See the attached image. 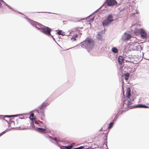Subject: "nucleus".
<instances>
[{"label": "nucleus", "instance_id": "obj_1", "mask_svg": "<svg viewBox=\"0 0 149 149\" xmlns=\"http://www.w3.org/2000/svg\"><path fill=\"white\" fill-rule=\"evenodd\" d=\"M39 27L36 26L35 27L38 30H39L40 31L45 34L48 36H49L51 35V29L50 28L48 27L44 26L41 25H40L38 26Z\"/></svg>", "mask_w": 149, "mask_h": 149}, {"label": "nucleus", "instance_id": "obj_2", "mask_svg": "<svg viewBox=\"0 0 149 149\" xmlns=\"http://www.w3.org/2000/svg\"><path fill=\"white\" fill-rule=\"evenodd\" d=\"M82 44L86 48H91L94 46V42L91 39L88 38L83 42Z\"/></svg>", "mask_w": 149, "mask_h": 149}, {"label": "nucleus", "instance_id": "obj_3", "mask_svg": "<svg viewBox=\"0 0 149 149\" xmlns=\"http://www.w3.org/2000/svg\"><path fill=\"white\" fill-rule=\"evenodd\" d=\"M139 32H140L141 36L143 38H147V33L144 30L140 29L135 30L134 32V33L135 34H139Z\"/></svg>", "mask_w": 149, "mask_h": 149}, {"label": "nucleus", "instance_id": "obj_4", "mask_svg": "<svg viewBox=\"0 0 149 149\" xmlns=\"http://www.w3.org/2000/svg\"><path fill=\"white\" fill-rule=\"evenodd\" d=\"M49 104L47 103L44 102L39 107V111L41 113H42L43 116H45L44 113V110L45 108Z\"/></svg>", "mask_w": 149, "mask_h": 149}, {"label": "nucleus", "instance_id": "obj_5", "mask_svg": "<svg viewBox=\"0 0 149 149\" xmlns=\"http://www.w3.org/2000/svg\"><path fill=\"white\" fill-rule=\"evenodd\" d=\"M106 3L108 6H113L117 4V3L116 0H107Z\"/></svg>", "mask_w": 149, "mask_h": 149}, {"label": "nucleus", "instance_id": "obj_6", "mask_svg": "<svg viewBox=\"0 0 149 149\" xmlns=\"http://www.w3.org/2000/svg\"><path fill=\"white\" fill-rule=\"evenodd\" d=\"M132 38V36L129 34L124 33V36L123 37V39L124 40H129Z\"/></svg>", "mask_w": 149, "mask_h": 149}, {"label": "nucleus", "instance_id": "obj_7", "mask_svg": "<svg viewBox=\"0 0 149 149\" xmlns=\"http://www.w3.org/2000/svg\"><path fill=\"white\" fill-rule=\"evenodd\" d=\"M132 101H132L131 100H128V101L127 104L128 108H132L134 107H133V106L132 105L133 104L132 103Z\"/></svg>", "mask_w": 149, "mask_h": 149}, {"label": "nucleus", "instance_id": "obj_8", "mask_svg": "<svg viewBox=\"0 0 149 149\" xmlns=\"http://www.w3.org/2000/svg\"><path fill=\"white\" fill-rule=\"evenodd\" d=\"M118 61L120 65H122V64L124 63V60L123 57L122 56H119L118 57Z\"/></svg>", "mask_w": 149, "mask_h": 149}, {"label": "nucleus", "instance_id": "obj_9", "mask_svg": "<svg viewBox=\"0 0 149 149\" xmlns=\"http://www.w3.org/2000/svg\"><path fill=\"white\" fill-rule=\"evenodd\" d=\"M130 92L131 91L130 88H128L126 93V96L128 99H130V97L131 96Z\"/></svg>", "mask_w": 149, "mask_h": 149}, {"label": "nucleus", "instance_id": "obj_10", "mask_svg": "<svg viewBox=\"0 0 149 149\" xmlns=\"http://www.w3.org/2000/svg\"><path fill=\"white\" fill-rule=\"evenodd\" d=\"M111 23L107 19H106L104 20L102 22V25L104 26H106L109 24H110Z\"/></svg>", "mask_w": 149, "mask_h": 149}, {"label": "nucleus", "instance_id": "obj_11", "mask_svg": "<svg viewBox=\"0 0 149 149\" xmlns=\"http://www.w3.org/2000/svg\"><path fill=\"white\" fill-rule=\"evenodd\" d=\"M129 76L130 74L128 73L124 74L122 75L123 77L126 80H128Z\"/></svg>", "mask_w": 149, "mask_h": 149}, {"label": "nucleus", "instance_id": "obj_12", "mask_svg": "<svg viewBox=\"0 0 149 149\" xmlns=\"http://www.w3.org/2000/svg\"><path fill=\"white\" fill-rule=\"evenodd\" d=\"M107 19L111 23V22L113 21V16L111 15H109L107 17Z\"/></svg>", "mask_w": 149, "mask_h": 149}, {"label": "nucleus", "instance_id": "obj_13", "mask_svg": "<svg viewBox=\"0 0 149 149\" xmlns=\"http://www.w3.org/2000/svg\"><path fill=\"white\" fill-rule=\"evenodd\" d=\"M35 123L36 124H38V123L36 121V119H34V120L32 121L31 124V126L32 127L34 128L35 127V125L34 124Z\"/></svg>", "mask_w": 149, "mask_h": 149}, {"label": "nucleus", "instance_id": "obj_14", "mask_svg": "<svg viewBox=\"0 0 149 149\" xmlns=\"http://www.w3.org/2000/svg\"><path fill=\"white\" fill-rule=\"evenodd\" d=\"M16 116H17L16 115H11V116H8V115L4 116L3 117H0V119L2 120H5V119L4 118H5V117H8V118H10V117H15Z\"/></svg>", "mask_w": 149, "mask_h": 149}, {"label": "nucleus", "instance_id": "obj_15", "mask_svg": "<svg viewBox=\"0 0 149 149\" xmlns=\"http://www.w3.org/2000/svg\"><path fill=\"white\" fill-rule=\"evenodd\" d=\"M135 107H140V108H149V107H148L145 105L140 104L136 106Z\"/></svg>", "mask_w": 149, "mask_h": 149}, {"label": "nucleus", "instance_id": "obj_16", "mask_svg": "<svg viewBox=\"0 0 149 149\" xmlns=\"http://www.w3.org/2000/svg\"><path fill=\"white\" fill-rule=\"evenodd\" d=\"M34 115L33 113H31L30 116L29 118L32 121H33L34 119H36L35 118H34Z\"/></svg>", "mask_w": 149, "mask_h": 149}, {"label": "nucleus", "instance_id": "obj_17", "mask_svg": "<svg viewBox=\"0 0 149 149\" xmlns=\"http://www.w3.org/2000/svg\"><path fill=\"white\" fill-rule=\"evenodd\" d=\"M112 51L115 53H116L118 52V49L116 47H113L112 49Z\"/></svg>", "mask_w": 149, "mask_h": 149}, {"label": "nucleus", "instance_id": "obj_18", "mask_svg": "<svg viewBox=\"0 0 149 149\" xmlns=\"http://www.w3.org/2000/svg\"><path fill=\"white\" fill-rule=\"evenodd\" d=\"M100 33H98L97 36V38L99 40H102V36L100 34Z\"/></svg>", "mask_w": 149, "mask_h": 149}, {"label": "nucleus", "instance_id": "obj_19", "mask_svg": "<svg viewBox=\"0 0 149 149\" xmlns=\"http://www.w3.org/2000/svg\"><path fill=\"white\" fill-rule=\"evenodd\" d=\"M72 146H73L72 145H70L67 146H63V147L65 148V149H71L72 148Z\"/></svg>", "mask_w": 149, "mask_h": 149}, {"label": "nucleus", "instance_id": "obj_20", "mask_svg": "<svg viewBox=\"0 0 149 149\" xmlns=\"http://www.w3.org/2000/svg\"><path fill=\"white\" fill-rule=\"evenodd\" d=\"M52 139L53 140H54L56 142H60L61 141H60V140L59 139H57L56 138H52Z\"/></svg>", "mask_w": 149, "mask_h": 149}, {"label": "nucleus", "instance_id": "obj_21", "mask_svg": "<svg viewBox=\"0 0 149 149\" xmlns=\"http://www.w3.org/2000/svg\"><path fill=\"white\" fill-rule=\"evenodd\" d=\"M113 124V122H111L109 125L108 128L109 129L111 128L112 127Z\"/></svg>", "mask_w": 149, "mask_h": 149}, {"label": "nucleus", "instance_id": "obj_22", "mask_svg": "<svg viewBox=\"0 0 149 149\" xmlns=\"http://www.w3.org/2000/svg\"><path fill=\"white\" fill-rule=\"evenodd\" d=\"M38 129L41 130V132H44L46 131V130L45 129H42V128H38Z\"/></svg>", "mask_w": 149, "mask_h": 149}, {"label": "nucleus", "instance_id": "obj_23", "mask_svg": "<svg viewBox=\"0 0 149 149\" xmlns=\"http://www.w3.org/2000/svg\"><path fill=\"white\" fill-rule=\"evenodd\" d=\"M1 2H2V3H5V2L3 0H0V8L1 6Z\"/></svg>", "mask_w": 149, "mask_h": 149}, {"label": "nucleus", "instance_id": "obj_24", "mask_svg": "<svg viewBox=\"0 0 149 149\" xmlns=\"http://www.w3.org/2000/svg\"><path fill=\"white\" fill-rule=\"evenodd\" d=\"M62 31H61L60 30L58 32V33L59 35H62Z\"/></svg>", "mask_w": 149, "mask_h": 149}, {"label": "nucleus", "instance_id": "obj_25", "mask_svg": "<svg viewBox=\"0 0 149 149\" xmlns=\"http://www.w3.org/2000/svg\"><path fill=\"white\" fill-rule=\"evenodd\" d=\"M73 37L74 38H77V37L78 35L77 34H74Z\"/></svg>", "mask_w": 149, "mask_h": 149}, {"label": "nucleus", "instance_id": "obj_26", "mask_svg": "<svg viewBox=\"0 0 149 149\" xmlns=\"http://www.w3.org/2000/svg\"><path fill=\"white\" fill-rule=\"evenodd\" d=\"M71 40L72 41H74L75 40H76V38H74L73 37L71 38Z\"/></svg>", "mask_w": 149, "mask_h": 149}, {"label": "nucleus", "instance_id": "obj_27", "mask_svg": "<svg viewBox=\"0 0 149 149\" xmlns=\"http://www.w3.org/2000/svg\"><path fill=\"white\" fill-rule=\"evenodd\" d=\"M5 131L2 132L0 134V136H1L3 134H4L5 133Z\"/></svg>", "mask_w": 149, "mask_h": 149}, {"label": "nucleus", "instance_id": "obj_28", "mask_svg": "<svg viewBox=\"0 0 149 149\" xmlns=\"http://www.w3.org/2000/svg\"><path fill=\"white\" fill-rule=\"evenodd\" d=\"M63 146H61V148H63V149H65V147H63Z\"/></svg>", "mask_w": 149, "mask_h": 149}, {"label": "nucleus", "instance_id": "obj_29", "mask_svg": "<svg viewBox=\"0 0 149 149\" xmlns=\"http://www.w3.org/2000/svg\"><path fill=\"white\" fill-rule=\"evenodd\" d=\"M50 138H51L52 139V138H53L51 136H49Z\"/></svg>", "mask_w": 149, "mask_h": 149}]
</instances>
